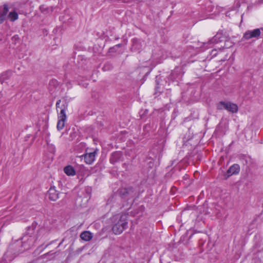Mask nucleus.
Segmentation results:
<instances>
[{
  "label": "nucleus",
  "mask_w": 263,
  "mask_h": 263,
  "mask_svg": "<svg viewBox=\"0 0 263 263\" xmlns=\"http://www.w3.org/2000/svg\"><path fill=\"white\" fill-rule=\"evenodd\" d=\"M61 100H58L56 103V109L58 112L60 110L58 114V121L57 123V129L58 130H62L64 126L65 123L67 118L66 115V111L67 110L68 104L65 102V103L61 104Z\"/></svg>",
  "instance_id": "nucleus-2"
},
{
  "label": "nucleus",
  "mask_w": 263,
  "mask_h": 263,
  "mask_svg": "<svg viewBox=\"0 0 263 263\" xmlns=\"http://www.w3.org/2000/svg\"><path fill=\"white\" fill-rule=\"evenodd\" d=\"M11 249V248H10L9 250L5 253L0 263H9L18 254V253H14V256H9L12 253Z\"/></svg>",
  "instance_id": "nucleus-8"
},
{
  "label": "nucleus",
  "mask_w": 263,
  "mask_h": 263,
  "mask_svg": "<svg viewBox=\"0 0 263 263\" xmlns=\"http://www.w3.org/2000/svg\"><path fill=\"white\" fill-rule=\"evenodd\" d=\"M118 192L121 198L126 200L133 198L136 194L134 189L131 186L121 187Z\"/></svg>",
  "instance_id": "nucleus-4"
},
{
  "label": "nucleus",
  "mask_w": 263,
  "mask_h": 263,
  "mask_svg": "<svg viewBox=\"0 0 263 263\" xmlns=\"http://www.w3.org/2000/svg\"><path fill=\"white\" fill-rule=\"evenodd\" d=\"M8 11L9 7L7 4H4L3 7L0 6V24H2L5 20Z\"/></svg>",
  "instance_id": "nucleus-9"
},
{
  "label": "nucleus",
  "mask_w": 263,
  "mask_h": 263,
  "mask_svg": "<svg viewBox=\"0 0 263 263\" xmlns=\"http://www.w3.org/2000/svg\"><path fill=\"white\" fill-rule=\"evenodd\" d=\"M117 51V48H116L115 46L112 47H110L109 49V51L110 52H114Z\"/></svg>",
  "instance_id": "nucleus-18"
},
{
  "label": "nucleus",
  "mask_w": 263,
  "mask_h": 263,
  "mask_svg": "<svg viewBox=\"0 0 263 263\" xmlns=\"http://www.w3.org/2000/svg\"><path fill=\"white\" fill-rule=\"evenodd\" d=\"M215 38H217V36H215ZM214 40H216V39H215Z\"/></svg>",
  "instance_id": "nucleus-22"
},
{
  "label": "nucleus",
  "mask_w": 263,
  "mask_h": 263,
  "mask_svg": "<svg viewBox=\"0 0 263 263\" xmlns=\"http://www.w3.org/2000/svg\"><path fill=\"white\" fill-rule=\"evenodd\" d=\"M59 192L55 190V186H51L48 191L47 195L50 200L56 201L59 198Z\"/></svg>",
  "instance_id": "nucleus-7"
},
{
  "label": "nucleus",
  "mask_w": 263,
  "mask_h": 263,
  "mask_svg": "<svg viewBox=\"0 0 263 263\" xmlns=\"http://www.w3.org/2000/svg\"><path fill=\"white\" fill-rule=\"evenodd\" d=\"M240 171V166L237 164H234L232 165L227 171L228 176L234 174H237Z\"/></svg>",
  "instance_id": "nucleus-10"
},
{
  "label": "nucleus",
  "mask_w": 263,
  "mask_h": 263,
  "mask_svg": "<svg viewBox=\"0 0 263 263\" xmlns=\"http://www.w3.org/2000/svg\"><path fill=\"white\" fill-rule=\"evenodd\" d=\"M34 227L32 226L31 227H29L28 229V234L24 236L23 238V242L22 246L24 248V250H27L29 249L31 247L33 246L34 242L36 240L34 236L29 235L33 233V231L34 229Z\"/></svg>",
  "instance_id": "nucleus-3"
},
{
  "label": "nucleus",
  "mask_w": 263,
  "mask_h": 263,
  "mask_svg": "<svg viewBox=\"0 0 263 263\" xmlns=\"http://www.w3.org/2000/svg\"><path fill=\"white\" fill-rule=\"evenodd\" d=\"M96 152L86 154L84 156L85 161L87 164H91L95 160Z\"/></svg>",
  "instance_id": "nucleus-11"
},
{
  "label": "nucleus",
  "mask_w": 263,
  "mask_h": 263,
  "mask_svg": "<svg viewBox=\"0 0 263 263\" xmlns=\"http://www.w3.org/2000/svg\"><path fill=\"white\" fill-rule=\"evenodd\" d=\"M64 173L68 176H74L76 175V171L74 168L71 165H68L64 168Z\"/></svg>",
  "instance_id": "nucleus-15"
},
{
  "label": "nucleus",
  "mask_w": 263,
  "mask_h": 263,
  "mask_svg": "<svg viewBox=\"0 0 263 263\" xmlns=\"http://www.w3.org/2000/svg\"><path fill=\"white\" fill-rule=\"evenodd\" d=\"M122 46V45L121 44H118L117 45H116L115 47L116 48H118L121 47Z\"/></svg>",
  "instance_id": "nucleus-19"
},
{
  "label": "nucleus",
  "mask_w": 263,
  "mask_h": 263,
  "mask_svg": "<svg viewBox=\"0 0 263 263\" xmlns=\"http://www.w3.org/2000/svg\"><path fill=\"white\" fill-rule=\"evenodd\" d=\"M2 41V39H0V42Z\"/></svg>",
  "instance_id": "nucleus-23"
},
{
  "label": "nucleus",
  "mask_w": 263,
  "mask_h": 263,
  "mask_svg": "<svg viewBox=\"0 0 263 263\" xmlns=\"http://www.w3.org/2000/svg\"><path fill=\"white\" fill-rule=\"evenodd\" d=\"M12 74L11 70H7L0 74V83L3 84L5 81L9 79Z\"/></svg>",
  "instance_id": "nucleus-12"
},
{
  "label": "nucleus",
  "mask_w": 263,
  "mask_h": 263,
  "mask_svg": "<svg viewBox=\"0 0 263 263\" xmlns=\"http://www.w3.org/2000/svg\"><path fill=\"white\" fill-rule=\"evenodd\" d=\"M260 30L258 28L254 29L253 30H248L244 33L243 37L246 40L258 37L260 36Z\"/></svg>",
  "instance_id": "nucleus-6"
},
{
  "label": "nucleus",
  "mask_w": 263,
  "mask_h": 263,
  "mask_svg": "<svg viewBox=\"0 0 263 263\" xmlns=\"http://www.w3.org/2000/svg\"><path fill=\"white\" fill-rule=\"evenodd\" d=\"M108 66H109V64H106L104 65V66L103 68L106 69Z\"/></svg>",
  "instance_id": "nucleus-20"
},
{
  "label": "nucleus",
  "mask_w": 263,
  "mask_h": 263,
  "mask_svg": "<svg viewBox=\"0 0 263 263\" xmlns=\"http://www.w3.org/2000/svg\"><path fill=\"white\" fill-rule=\"evenodd\" d=\"M112 231L116 235L121 234L127 228V219L125 215H117L112 218Z\"/></svg>",
  "instance_id": "nucleus-1"
},
{
  "label": "nucleus",
  "mask_w": 263,
  "mask_h": 263,
  "mask_svg": "<svg viewBox=\"0 0 263 263\" xmlns=\"http://www.w3.org/2000/svg\"><path fill=\"white\" fill-rule=\"evenodd\" d=\"M217 109L219 110L224 109L232 113L237 112L238 109V106L236 104L225 101L220 102L217 105Z\"/></svg>",
  "instance_id": "nucleus-5"
},
{
  "label": "nucleus",
  "mask_w": 263,
  "mask_h": 263,
  "mask_svg": "<svg viewBox=\"0 0 263 263\" xmlns=\"http://www.w3.org/2000/svg\"><path fill=\"white\" fill-rule=\"evenodd\" d=\"M81 238L85 241H89L92 238V234L89 231H84L80 234Z\"/></svg>",
  "instance_id": "nucleus-14"
},
{
  "label": "nucleus",
  "mask_w": 263,
  "mask_h": 263,
  "mask_svg": "<svg viewBox=\"0 0 263 263\" xmlns=\"http://www.w3.org/2000/svg\"><path fill=\"white\" fill-rule=\"evenodd\" d=\"M8 17L11 21L14 22L18 18V14L15 11L10 12Z\"/></svg>",
  "instance_id": "nucleus-17"
},
{
  "label": "nucleus",
  "mask_w": 263,
  "mask_h": 263,
  "mask_svg": "<svg viewBox=\"0 0 263 263\" xmlns=\"http://www.w3.org/2000/svg\"><path fill=\"white\" fill-rule=\"evenodd\" d=\"M121 154L120 152H116L111 154L110 158V162L112 164H114L116 162L119 161L121 158Z\"/></svg>",
  "instance_id": "nucleus-13"
},
{
  "label": "nucleus",
  "mask_w": 263,
  "mask_h": 263,
  "mask_svg": "<svg viewBox=\"0 0 263 263\" xmlns=\"http://www.w3.org/2000/svg\"><path fill=\"white\" fill-rule=\"evenodd\" d=\"M49 244H47L46 246V247H47L48 246H49Z\"/></svg>",
  "instance_id": "nucleus-21"
},
{
  "label": "nucleus",
  "mask_w": 263,
  "mask_h": 263,
  "mask_svg": "<svg viewBox=\"0 0 263 263\" xmlns=\"http://www.w3.org/2000/svg\"><path fill=\"white\" fill-rule=\"evenodd\" d=\"M133 47L135 50H140L141 49L142 45L140 41L137 39L133 40Z\"/></svg>",
  "instance_id": "nucleus-16"
}]
</instances>
